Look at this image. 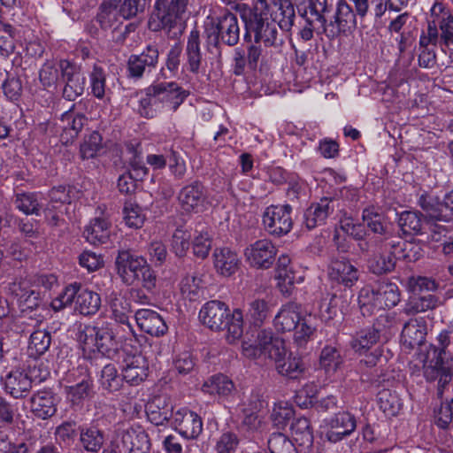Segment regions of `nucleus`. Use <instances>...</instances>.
<instances>
[{"label":"nucleus","instance_id":"nucleus-9","mask_svg":"<svg viewBox=\"0 0 453 453\" xmlns=\"http://www.w3.org/2000/svg\"><path fill=\"white\" fill-rule=\"evenodd\" d=\"M117 446L124 453H149L150 442L146 432L139 426H123L117 431Z\"/></svg>","mask_w":453,"mask_h":453},{"label":"nucleus","instance_id":"nucleus-56","mask_svg":"<svg viewBox=\"0 0 453 453\" xmlns=\"http://www.w3.org/2000/svg\"><path fill=\"white\" fill-rule=\"evenodd\" d=\"M395 265V257L391 253L377 254L369 261V268L375 274L391 272Z\"/></svg>","mask_w":453,"mask_h":453},{"label":"nucleus","instance_id":"nucleus-55","mask_svg":"<svg viewBox=\"0 0 453 453\" xmlns=\"http://www.w3.org/2000/svg\"><path fill=\"white\" fill-rule=\"evenodd\" d=\"M275 248L273 243L267 240L257 242V268H268L274 260Z\"/></svg>","mask_w":453,"mask_h":453},{"label":"nucleus","instance_id":"nucleus-54","mask_svg":"<svg viewBox=\"0 0 453 453\" xmlns=\"http://www.w3.org/2000/svg\"><path fill=\"white\" fill-rule=\"evenodd\" d=\"M201 279L196 275L185 276L180 284L182 296L190 301L198 299L202 293Z\"/></svg>","mask_w":453,"mask_h":453},{"label":"nucleus","instance_id":"nucleus-22","mask_svg":"<svg viewBox=\"0 0 453 453\" xmlns=\"http://www.w3.org/2000/svg\"><path fill=\"white\" fill-rule=\"evenodd\" d=\"M275 279L280 292L284 295H289L295 284L303 281V276L296 275L291 260L287 255H281L278 258Z\"/></svg>","mask_w":453,"mask_h":453},{"label":"nucleus","instance_id":"nucleus-64","mask_svg":"<svg viewBox=\"0 0 453 453\" xmlns=\"http://www.w3.org/2000/svg\"><path fill=\"white\" fill-rule=\"evenodd\" d=\"M271 453H296L293 442L282 434H273L268 440Z\"/></svg>","mask_w":453,"mask_h":453},{"label":"nucleus","instance_id":"nucleus-17","mask_svg":"<svg viewBox=\"0 0 453 453\" xmlns=\"http://www.w3.org/2000/svg\"><path fill=\"white\" fill-rule=\"evenodd\" d=\"M173 425L180 434L187 439H196L203 431L201 418L196 412L185 408L174 413Z\"/></svg>","mask_w":453,"mask_h":453},{"label":"nucleus","instance_id":"nucleus-63","mask_svg":"<svg viewBox=\"0 0 453 453\" xmlns=\"http://www.w3.org/2000/svg\"><path fill=\"white\" fill-rule=\"evenodd\" d=\"M102 137L99 133L93 132L81 145V156L83 159L93 158L101 149Z\"/></svg>","mask_w":453,"mask_h":453},{"label":"nucleus","instance_id":"nucleus-57","mask_svg":"<svg viewBox=\"0 0 453 453\" xmlns=\"http://www.w3.org/2000/svg\"><path fill=\"white\" fill-rule=\"evenodd\" d=\"M293 416L294 409L291 403L287 401H279L275 403L272 413V418L275 426L280 428L284 427Z\"/></svg>","mask_w":453,"mask_h":453},{"label":"nucleus","instance_id":"nucleus-39","mask_svg":"<svg viewBox=\"0 0 453 453\" xmlns=\"http://www.w3.org/2000/svg\"><path fill=\"white\" fill-rule=\"evenodd\" d=\"M418 205L430 220L444 221V203L433 193H424L418 200Z\"/></svg>","mask_w":453,"mask_h":453},{"label":"nucleus","instance_id":"nucleus-3","mask_svg":"<svg viewBox=\"0 0 453 453\" xmlns=\"http://www.w3.org/2000/svg\"><path fill=\"white\" fill-rule=\"evenodd\" d=\"M295 9L289 0L257 1V41L273 45L276 40L277 25L289 31L294 25Z\"/></svg>","mask_w":453,"mask_h":453},{"label":"nucleus","instance_id":"nucleus-8","mask_svg":"<svg viewBox=\"0 0 453 453\" xmlns=\"http://www.w3.org/2000/svg\"><path fill=\"white\" fill-rule=\"evenodd\" d=\"M35 372L36 369H30L29 373L20 370L10 372L4 378L5 392L14 398H21L29 392L33 382L44 381L50 376L48 369L42 370L39 375Z\"/></svg>","mask_w":453,"mask_h":453},{"label":"nucleus","instance_id":"nucleus-41","mask_svg":"<svg viewBox=\"0 0 453 453\" xmlns=\"http://www.w3.org/2000/svg\"><path fill=\"white\" fill-rule=\"evenodd\" d=\"M211 249V236L209 226L203 223H198L195 228L193 241L194 254L200 258L208 256Z\"/></svg>","mask_w":453,"mask_h":453},{"label":"nucleus","instance_id":"nucleus-26","mask_svg":"<svg viewBox=\"0 0 453 453\" xmlns=\"http://www.w3.org/2000/svg\"><path fill=\"white\" fill-rule=\"evenodd\" d=\"M431 17L435 19V23L440 32L441 44L448 46L453 44V15L442 4L436 3L431 8Z\"/></svg>","mask_w":453,"mask_h":453},{"label":"nucleus","instance_id":"nucleus-58","mask_svg":"<svg viewBox=\"0 0 453 453\" xmlns=\"http://www.w3.org/2000/svg\"><path fill=\"white\" fill-rule=\"evenodd\" d=\"M86 119L83 115L75 114L73 111H66L62 115V128L68 133L71 137H74L82 129Z\"/></svg>","mask_w":453,"mask_h":453},{"label":"nucleus","instance_id":"nucleus-7","mask_svg":"<svg viewBox=\"0 0 453 453\" xmlns=\"http://www.w3.org/2000/svg\"><path fill=\"white\" fill-rule=\"evenodd\" d=\"M77 341L84 351L106 356H111L117 347L112 328L107 323L80 326Z\"/></svg>","mask_w":453,"mask_h":453},{"label":"nucleus","instance_id":"nucleus-21","mask_svg":"<svg viewBox=\"0 0 453 453\" xmlns=\"http://www.w3.org/2000/svg\"><path fill=\"white\" fill-rule=\"evenodd\" d=\"M178 200L181 209L186 212L202 211L205 204L203 186L199 182H194L183 187L179 193Z\"/></svg>","mask_w":453,"mask_h":453},{"label":"nucleus","instance_id":"nucleus-33","mask_svg":"<svg viewBox=\"0 0 453 453\" xmlns=\"http://www.w3.org/2000/svg\"><path fill=\"white\" fill-rule=\"evenodd\" d=\"M74 309L82 315H94L101 307V297L99 294L88 288H82L78 284Z\"/></svg>","mask_w":453,"mask_h":453},{"label":"nucleus","instance_id":"nucleus-36","mask_svg":"<svg viewBox=\"0 0 453 453\" xmlns=\"http://www.w3.org/2000/svg\"><path fill=\"white\" fill-rule=\"evenodd\" d=\"M213 256L215 268L221 275L231 276L237 271L239 260L230 249H216Z\"/></svg>","mask_w":453,"mask_h":453},{"label":"nucleus","instance_id":"nucleus-30","mask_svg":"<svg viewBox=\"0 0 453 453\" xmlns=\"http://www.w3.org/2000/svg\"><path fill=\"white\" fill-rule=\"evenodd\" d=\"M139 96L138 112L144 118L151 119L164 112L155 84H151L137 94Z\"/></svg>","mask_w":453,"mask_h":453},{"label":"nucleus","instance_id":"nucleus-4","mask_svg":"<svg viewBox=\"0 0 453 453\" xmlns=\"http://www.w3.org/2000/svg\"><path fill=\"white\" fill-rule=\"evenodd\" d=\"M203 325L214 331L226 330V340L234 343L242 335V314L240 310L231 313L228 307L220 301L206 303L199 312Z\"/></svg>","mask_w":453,"mask_h":453},{"label":"nucleus","instance_id":"nucleus-29","mask_svg":"<svg viewBox=\"0 0 453 453\" xmlns=\"http://www.w3.org/2000/svg\"><path fill=\"white\" fill-rule=\"evenodd\" d=\"M328 277L332 281L352 286L358 279L357 270L348 260L334 259L328 267Z\"/></svg>","mask_w":453,"mask_h":453},{"label":"nucleus","instance_id":"nucleus-23","mask_svg":"<svg viewBox=\"0 0 453 453\" xmlns=\"http://www.w3.org/2000/svg\"><path fill=\"white\" fill-rule=\"evenodd\" d=\"M357 423L353 415L349 412H339L328 423L326 438L332 442L341 441L350 434L356 428Z\"/></svg>","mask_w":453,"mask_h":453},{"label":"nucleus","instance_id":"nucleus-25","mask_svg":"<svg viewBox=\"0 0 453 453\" xmlns=\"http://www.w3.org/2000/svg\"><path fill=\"white\" fill-rule=\"evenodd\" d=\"M58 403V398L53 392L42 390L31 397L30 409L37 418L46 419L56 413Z\"/></svg>","mask_w":453,"mask_h":453},{"label":"nucleus","instance_id":"nucleus-10","mask_svg":"<svg viewBox=\"0 0 453 453\" xmlns=\"http://www.w3.org/2000/svg\"><path fill=\"white\" fill-rule=\"evenodd\" d=\"M290 205H272L265 209L262 215L265 229L271 234L281 235L288 234L293 226Z\"/></svg>","mask_w":453,"mask_h":453},{"label":"nucleus","instance_id":"nucleus-12","mask_svg":"<svg viewBox=\"0 0 453 453\" xmlns=\"http://www.w3.org/2000/svg\"><path fill=\"white\" fill-rule=\"evenodd\" d=\"M147 264V260L141 257L122 250L116 257L115 265L118 275L121 280L130 286L140 280V273Z\"/></svg>","mask_w":453,"mask_h":453},{"label":"nucleus","instance_id":"nucleus-2","mask_svg":"<svg viewBox=\"0 0 453 453\" xmlns=\"http://www.w3.org/2000/svg\"><path fill=\"white\" fill-rule=\"evenodd\" d=\"M257 360L260 364H273L280 375L291 380L299 379L304 372L302 358L288 351L283 340L267 331L257 335Z\"/></svg>","mask_w":453,"mask_h":453},{"label":"nucleus","instance_id":"nucleus-51","mask_svg":"<svg viewBox=\"0 0 453 453\" xmlns=\"http://www.w3.org/2000/svg\"><path fill=\"white\" fill-rule=\"evenodd\" d=\"M15 207L23 213L39 214L41 203L38 199V195L35 193H21L15 196L13 201Z\"/></svg>","mask_w":453,"mask_h":453},{"label":"nucleus","instance_id":"nucleus-28","mask_svg":"<svg viewBox=\"0 0 453 453\" xmlns=\"http://www.w3.org/2000/svg\"><path fill=\"white\" fill-rule=\"evenodd\" d=\"M301 305L288 302L283 304L274 318V326L278 331L289 332L303 319Z\"/></svg>","mask_w":453,"mask_h":453},{"label":"nucleus","instance_id":"nucleus-32","mask_svg":"<svg viewBox=\"0 0 453 453\" xmlns=\"http://www.w3.org/2000/svg\"><path fill=\"white\" fill-rule=\"evenodd\" d=\"M106 301L114 319L121 324H127L130 331L133 332V328L128 323V318L132 312L128 300L119 291L113 290L106 296Z\"/></svg>","mask_w":453,"mask_h":453},{"label":"nucleus","instance_id":"nucleus-48","mask_svg":"<svg viewBox=\"0 0 453 453\" xmlns=\"http://www.w3.org/2000/svg\"><path fill=\"white\" fill-rule=\"evenodd\" d=\"M51 336L45 329H38L30 335L28 350L31 356H41L50 348Z\"/></svg>","mask_w":453,"mask_h":453},{"label":"nucleus","instance_id":"nucleus-13","mask_svg":"<svg viewBox=\"0 0 453 453\" xmlns=\"http://www.w3.org/2000/svg\"><path fill=\"white\" fill-rule=\"evenodd\" d=\"M357 13L345 0H338L335 10L328 24L325 27L329 35L335 36L341 33L350 32L357 26Z\"/></svg>","mask_w":453,"mask_h":453},{"label":"nucleus","instance_id":"nucleus-35","mask_svg":"<svg viewBox=\"0 0 453 453\" xmlns=\"http://www.w3.org/2000/svg\"><path fill=\"white\" fill-rule=\"evenodd\" d=\"M66 399L73 405H81L84 401L91 398L94 394L93 381L89 376H85L80 382L65 388Z\"/></svg>","mask_w":453,"mask_h":453},{"label":"nucleus","instance_id":"nucleus-47","mask_svg":"<svg viewBox=\"0 0 453 453\" xmlns=\"http://www.w3.org/2000/svg\"><path fill=\"white\" fill-rule=\"evenodd\" d=\"M441 303L438 297L432 294H426L420 296L411 297L404 308L406 314L424 312L434 309Z\"/></svg>","mask_w":453,"mask_h":453},{"label":"nucleus","instance_id":"nucleus-46","mask_svg":"<svg viewBox=\"0 0 453 453\" xmlns=\"http://www.w3.org/2000/svg\"><path fill=\"white\" fill-rule=\"evenodd\" d=\"M12 291L19 298V301L27 309H34L38 306L40 300L39 292L29 288L26 281L14 282Z\"/></svg>","mask_w":453,"mask_h":453},{"label":"nucleus","instance_id":"nucleus-27","mask_svg":"<svg viewBox=\"0 0 453 453\" xmlns=\"http://www.w3.org/2000/svg\"><path fill=\"white\" fill-rule=\"evenodd\" d=\"M335 200L324 197L311 203L304 212V224L308 229H313L325 223L334 210Z\"/></svg>","mask_w":453,"mask_h":453},{"label":"nucleus","instance_id":"nucleus-53","mask_svg":"<svg viewBox=\"0 0 453 453\" xmlns=\"http://www.w3.org/2000/svg\"><path fill=\"white\" fill-rule=\"evenodd\" d=\"M123 377L121 378L113 364H108L104 366L100 374V383L102 387L109 391H116L121 387Z\"/></svg>","mask_w":453,"mask_h":453},{"label":"nucleus","instance_id":"nucleus-19","mask_svg":"<svg viewBox=\"0 0 453 453\" xmlns=\"http://www.w3.org/2000/svg\"><path fill=\"white\" fill-rule=\"evenodd\" d=\"M134 318L140 329L151 336H163L168 330L164 318L153 310L140 309Z\"/></svg>","mask_w":453,"mask_h":453},{"label":"nucleus","instance_id":"nucleus-45","mask_svg":"<svg viewBox=\"0 0 453 453\" xmlns=\"http://www.w3.org/2000/svg\"><path fill=\"white\" fill-rule=\"evenodd\" d=\"M311 315L303 316V319L295 326L294 342L297 347L303 348L311 341L316 334V326Z\"/></svg>","mask_w":453,"mask_h":453},{"label":"nucleus","instance_id":"nucleus-38","mask_svg":"<svg viewBox=\"0 0 453 453\" xmlns=\"http://www.w3.org/2000/svg\"><path fill=\"white\" fill-rule=\"evenodd\" d=\"M362 219L372 233L380 235L388 234V222L380 207L374 205L365 207L363 210Z\"/></svg>","mask_w":453,"mask_h":453},{"label":"nucleus","instance_id":"nucleus-61","mask_svg":"<svg viewBox=\"0 0 453 453\" xmlns=\"http://www.w3.org/2000/svg\"><path fill=\"white\" fill-rule=\"evenodd\" d=\"M124 220L129 227L139 228L144 222V215L140 206L127 202L123 209Z\"/></svg>","mask_w":453,"mask_h":453},{"label":"nucleus","instance_id":"nucleus-42","mask_svg":"<svg viewBox=\"0 0 453 453\" xmlns=\"http://www.w3.org/2000/svg\"><path fill=\"white\" fill-rule=\"evenodd\" d=\"M121 0H104L97 15L102 27L109 28L119 23L121 16L119 12V4Z\"/></svg>","mask_w":453,"mask_h":453},{"label":"nucleus","instance_id":"nucleus-44","mask_svg":"<svg viewBox=\"0 0 453 453\" xmlns=\"http://www.w3.org/2000/svg\"><path fill=\"white\" fill-rule=\"evenodd\" d=\"M294 441L301 446H310L313 441V434L310 421L303 417L296 418L290 426Z\"/></svg>","mask_w":453,"mask_h":453},{"label":"nucleus","instance_id":"nucleus-59","mask_svg":"<svg viewBox=\"0 0 453 453\" xmlns=\"http://www.w3.org/2000/svg\"><path fill=\"white\" fill-rule=\"evenodd\" d=\"M60 61L59 62H46L40 70L39 78L41 83L45 88L54 87L59 78Z\"/></svg>","mask_w":453,"mask_h":453},{"label":"nucleus","instance_id":"nucleus-5","mask_svg":"<svg viewBox=\"0 0 453 453\" xmlns=\"http://www.w3.org/2000/svg\"><path fill=\"white\" fill-rule=\"evenodd\" d=\"M400 301L399 288L395 283L383 281L376 287L363 288L358 296V303L364 316H370L386 308L395 307Z\"/></svg>","mask_w":453,"mask_h":453},{"label":"nucleus","instance_id":"nucleus-50","mask_svg":"<svg viewBox=\"0 0 453 453\" xmlns=\"http://www.w3.org/2000/svg\"><path fill=\"white\" fill-rule=\"evenodd\" d=\"M399 226L404 234H421L423 228L421 215L417 211H403L399 217Z\"/></svg>","mask_w":453,"mask_h":453},{"label":"nucleus","instance_id":"nucleus-52","mask_svg":"<svg viewBox=\"0 0 453 453\" xmlns=\"http://www.w3.org/2000/svg\"><path fill=\"white\" fill-rule=\"evenodd\" d=\"M80 439L84 449L93 452L99 450L104 443L103 433L96 426L83 428Z\"/></svg>","mask_w":453,"mask_h":453},{"label":"nucleus","instance_id":"nucleus-20","mask_svg":"<svg viewBox=\"0 0 453 453\" xmlns=\"http://www.w3.org/2000/svg\"><path fill=\"white\" fill-rule=\"evenodd\" d=\"M426 333V321L424 318L411 319L404 324L402 331L401 342L403 348L411 350L419 347L424 343Z\"/></svg>","mask_w":453,"mask_h":453},{"label":"nucleus","instance_id":"nucleus-37","mask_svg":"<svg viewBox=\"0 0 453 453\" xmlns=\"http://www.w3.org/2000/svg\"><path fill=\"white\" fill-rule=\"evenodd\" d=\"M110 226L106 219L96 218L86 226L83 235L93 245L105 243L110 237Z\"/></svg>","mask_w":453,"mask_h":453},{"label":"nucleus","instance_id":"nucleus-16","mask_svg":"<svg viewBox=\"0 0 453 453\" xmlns=\"http://www.w3.org/2000/svg\"><path fill=\"white\" fill-rule=\"evenodd\" d=\"M206 65L201 51L199 32L193 29L188 37L183 67L193 74H199L205 72Z\"/></svg>","mask_w":453,"mask_h":453},{"label":"nucleus","instance_id":"nucleus-14","mask_svg":"<svg viewBox=\"0 0 453 453\" xmlns=\"http://www.w3.org/2000/svg\"><path fill=\"white\" fill-rule=\"evenodd\" d=\"M62 80L65 82L63 96L73 101L84 92L86 78L81 70L67 60L60 61Z\"/></svg>","mask_w":453,"mask_h":453},{"label":"nucleus","instance_id":"nucleus-49","mask_svg":"<svg viewBox=\"0 0 453 453\" xmlns=\"http://www.w3.org/2000/svg\"><path fill=\"white\" fill-rule=\"evenodd\" d=\"M379 332L374 328L360 331L352 342V347L360 355L365 354L379 341Z\"/></svg>","mask_w":453,"mask_h":453},{"label":"nucleus","instance_id":"nucleus-11","mask_svg":"<svg viewBox=\"0 0 453 453\" xmlns=\"http://www.w3.org/2000/svg\"><path fill=\"white\" fill-rule=\"evenodd\" d=\"M206 32L209 39L215 44L220 40L227 45H234L239 40L237 18L233 13H227L220 18L217 23L208 25Z\"/></svg>","mask_w":453,"mask_h":453},{"label":"nucleus","instance_id":"nucleus-15","mask_svg":"<svg viewBox=\"0 0 453 453\" xmlns=\"http://www.w3.org/2000/svg\"><path fill=\"white\" fill-rule=\"evenodd\" d=\"M164 111L174 112L188 96V92L173 81L155 83Z\"/></svg>","mask_w":453,"mask_h":453},{"label":"nucleus","instance_id":"nucleus-24","mask_svg":"<svg viewBox=\"0 0 453 453\" xmlns=\"http://www.w3.org/2000/svg\"><path fill=\"white\" fill-rule=\"evenodd\" d=\"M158 61V50L155 46H148L140 55H132L128 59L129 74L141 78L144 73L155 68Z\"/></svg>","mask_w":453,"mask_h":453},{"label":"nucleus","instance_id":"nucleus-43","mask_svg":"<svg viewBox=\"0 0 453 453\" xmlns=\"http://www.w3.org/2000/svg\"><path fill=\"white\" fill-rule=\"evenodd\" d=\"M378 403L380 409L387 416H395L402 409L403 402L399 395L390 389H382L378 394Z\"/></svg>","mask_w":453,"mask_h":453},{"label":"nucleus","instance_id":"nucleus-18","mask_svg":"<svg viewBox=\"0 0 453 453\" xmlns=\"http://www.w3.org/2000/svg\"><path fill=\"white\" fill-rule=\"evenodd\" d=\"M149 364L147 358L141 355H128L123 360L122 376L127 383L138 385L148 376Z\"/></svg>","mask_w":453,"mask_h":453},{"label":"nucleus","instance_id":"nucleus-1","mask_svg":"<svg viewBox=\"0 0 453 453\" xmlns=\"http://www.w3.org/2000/svg\"><path fill=\"white\" fill-rule=\"evenodd\" d=\"M437 340V347L430 346L418 355L416 365H421L426 380L438 379V394L441 395L453 373V324L441 331Z\"/></svg>","mask_w":453,"mask_h":453},{"label":"nucleus","instance_id":"nucleus-60","mask_svg":"<svg viewBox=\"0 0 453 453\" xmlns=\"http://www.w3.org/2000/svg\"><path fill=\"white\" fill-rule=\"evenodd\" d=\"M435 19L430 16L427 22V27L419 37V47H435L441 45L440 32L435 23Z\"/></svg>","mask_w":453,"mask_h":453},{"label":"nucleus","instance_id":"nucleus-6","mask_svg":"<svg viewBox=\"0 0 453 453\" xmlns=\"http://www.w3.org/2000/svg\"><path fill=\"white\" fill-rule=\"evenodd\" d=\"M188 0H157L155 11L149 20V27L153 31L165 29L171 32L176 29L174 35L183 29L184 14Z\"/></svg>","mask_w":453,"mask_h":453},{"label":"nucleus","instance_id":"nucleus-31","mask_svg":"<svg viewBox=\"0 0 453 453\" xmlns=\"http://www.w3.org/2000/svg\"><path fill=\"white\" fill-rule=\"evenodd\" d=\"M146 414L156 426H164L173 417V404L165 397H155L146 405Z\"/></svg>","mask_w":453,"mask_h":453},{"label":"nucleus","instance_id":"nucleus-40","mask_svg":"<svg viewBox=\"0 0 453 453\" xmlns=\"http://www.w3.org/2000/svg\"><path fill=\"white\" fill-rule=\"evenodd\" d=\"M202 390L210 395L217 394L221 396H228L234 392V384L226 375L217 374L204 381Z\"/></svg>","mask_w":453,"mask_h":453},{"label":"nucleus","instance_id":"nucleus-34","mask_svg":"<svg viewBox=\"0 0 453 453\" xmlns=\"http://www.w3.org/2000/svg\"><path fill=\"white\" fill-rule=\"evenodd\" d=\"M343 365L340 350L334 346H325L320 353L319 366L327 378L334 377Z\"/></svg>","mask_w":453,"mask_h":453},{"label":"nucleus","instance_id":"nucleus-62","mask_svg":"<svg viewBox=\"0 0 453 453\" xmlns=\"http://www.w3.org/2000/svg\"><path fill=\"white\" fill-rule=\"evenodd\" d=\"M78 283L70 284L51 301V307L55 311H60L72 304L76 300Z\"/></svg>","mask_w":453,"mask_h":453}]
</instances>
